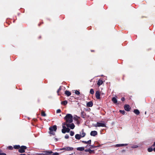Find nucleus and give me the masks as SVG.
<instances>
[{"label":"nucleus","instance_id":"nucleus-1","mask_svg":"<svg viewBox=\"0 0 155 155\" xmlns=\"http://www.w3.org/2000/svg\"><path fill=\"white\" fill-rule=\"evenodd\" d=\"M73 117L71 114H67L64 117V119L66 121V122L69 123H71L73 121Z\"/></svg>","mask_w":155,"mask_h":155},{"label":"nucleus","instance_id":"nucleus-2","mask_svg":"<svg viewBox=\"0 0 155 155\" xmlns=\"http://www.w3.org/2000/svg\"><path fill=\"white\" fill-rule=\"evenodd\" d=\"M57 126L55 125L50 127L49 128V130L50 131L49 132L50 134H52V135H54L55 133L54 132L56 131L57 130Z\"/></svg>","mask_w":155,"mask_h":155},{"label":"nucleus","instance_id":"nucleus-3","mask_svg":"<svg viewBox=\"0 0 155 155\" xmlns=\"http://www.w3.org/2000/svg\"><path fill=\"white\" fill-rule=\"evenodd\" d=\"M94 126L97 127H105L106 125L104 123L97 122L96 124L94 125Z\"/></svg>","mask_w":155,"mask_h":155},{"label":"nucleus","instance_id":"nucleus-4","mask_svg":"<svg viewBox=\"0 0 155 155\" xmlns=\"http://www.w3.org/2000/svg\"><path fill=\"white\" fill-rule=\"evenodd\" d=\"M73 148L72 147H63V148H61L60 150H65V151H71L73 150Z\"/></svg>","mask_w":155,"mask_h":155},{"label":"nucleus","instance_id":"nucleus-5","mask_svg":"<svg viewBox=\"0 0 155 155\" xmlns=\"http://www.w3.org/2000/svg\"><path fill=\"white\" fill-rule=\"evenodd\" d=\"M27 147L25 146H22L21 148L18 150L19 152L20 153H23L25 152V150L26 149Z\"/></svg>","mask_w":155,"mask_h":155},{"label":"nucleus","instance_id":"nucleus-6","mask_svg":"<svg viewBox=\"0 0 155 155\" xmlns=\"http://www.w3.org/2000/svg\"><path fill=\"white\" fill-rule=\"evenodd\" d=\"M67 127L70 128L71 129H73L75 127V125L73 123H68V124H67Z\"/></svg>","mask_w":155,"mask_h":155},{"label":"nucleus","instance_id":"nucleus-7","mask_svg":"<svg viewBox=\"0 0 155 155\" xmlns=\"http://www.w3.org/2000/svg\"><path fill=\"white\" fill-rule=\"evenodd\" d=\"M124 108L125 110L127 111H129L130 109V106L128 104L124 105Z\"/></svg>","mask_w":155,"mask_h":155},{"label":"nucleus","instance_id":"nucleus-8","mask_svg":"<svg viewBox=\"0 0 155 155\" xmlns=\"http://www.w3.org/2000/svg\"><path fill=\"white\" fill-rule=\"evenodd\" d=\"M80 135H81V137H84L86 135V134L84 132V130L82 129L81 131L80 132Z\"/></svg>","mask_w":155,"mask_h":155},{"label":"nucleus","instance_id":"nucleus-9","mask_svg":"<svg viewBox=\"0 0 155 155\" xmlns=\"http://www.w3.org/2000/svg\"><path fill=\"white\" fill-rule=\"evenodd\" d=\"M97 147L94 146V145H91L90 144H88L86 146L85 148H88L89 149H92L93 148L96 147Z\"/></svg>","mask_w":155,"mask_h":155},{"label":"nucleus","instance_id":"nucleus-10","mask_svg":"<svg viewBox=\"0 0 155 155\" xmlns=\"http://www.w3.org/2000/svg\"><path fill=\"white\" fill-rule=\"evenodd\" d=\"M100 92L98 91H97L95 93V96L97 99H100Z\"/></svg>","mask_w":155,"mask_h":155},{"label":"nucleus","instance_id":"nucleus-11","mask_svg":"<svg viewBox=\"0 0 155 155\" xmlns=\"http://www.w3.org/2000/svg\"><path fill=\"white\" fill-rule=\"evenodd\" d=\"M97 133L96 131H92L90 133V135L91 136H94L97 134Z\"/></svg>","mask_w":155,"mask_h":155},{"label":"nucleus","instance_id":"nucleus-12","mask_svg":"<svg viewBox=\"0 0 155 155\" xmlns=\"http://www.w3.org/2000/svg\"><path fill=\"white\" fill-rule=\"evenodd\" d=\"M128 145V144L125 143V144H117L115 145V147H122L125 146H127Z\"/></svg>","mask_w":155,"mask_h":155},{"label":"nucleus","instance_id":"nucleus-13","mask_svg":"<svg viewBox=\"0 0 155 155\" xmlns=\"http://www.w3.org/2000/svg\"><path fill=\"white\" fill-rule=\"evenodd\" d=\"M93 105V103L91 101H89L87 104V106L88 107H91Z\"/></svg>","mask_w":155,"mask_h":155},{"label":"nucleus","instance_id":"nucleus-14","mask_svg":"<svg viewBox=\"0 0 155 155\" xmlns=\"http://www.w3.org/2000/svg\"><path fill=\"white\" fill-rule=\"evenodd\" d=\"M75 137L76 139L78 140L81 139V135L78 134H76Z\"/></svg>","mask_w":155,"mask_h":155},{"label":"nucleus","instance_id":"nucleus-15","mask_svg":"<svg viewBox=\"0 0 155 155\" xmlns=\"http://www.w3.org/2000/svg\"><path fill=\"white\" fill-rule=\"evenodd\" d=\"M91 140H90L87 141H82V142L85 144H90L91 143Z\"/></svg>","mask_w":155,"mask_h":155},{"label":"nucleus","instance_id":"nucleus-16","mask_svg":"<svg viewBox=\"0 0 155 155\" xmlns=\"http://www.w3.org/2000/svg\"><path fill=\"white\" fill-rule=\"evenodd\" d=\"M84 151L86 152H89L90 153H92L93 152H94V150H91L90 148L88 149H85L84 150Z\"/></svg>","mask_w":155,"mask_h":155},{"label":"nucleus","instance_id":"nucleus-17","mask_svg":"<svg viewBox=\"0 0 155 155\" xmlns=\"http://www.w3.org/2000/svg\"><path fill=\"white\" fill-rule=\"evenodd\" d=\"M77 150L78 151H82L84 150V147H78L77 148Z\"/></svg>","mask_w":155,"mask_h":155},{"label":"nucleus","instance_id":"nucleus-18","mask_svg":"<svg viewBox=\"0 0 155 155\" xmlns=\"http://www.w3.org/2000/svg\"><path fill=\"white\" fill-rule=\"evenodd\" d=\"M65 94L68 96H69L71 95V93L69 91L66 90L65 91Z\"/></svg>","mask_w":155,"mask_h":155},{"label":"nucleus","instance_id":"nucleus-19","mask_svg":"<svg viewBox=\"0 0 155 155\" xmlns=\"http://www.w3.org/2000/svg\"><path fill=\"white\" fill-rule=\"evenodd\" d=\"M103 81H102L100 79H99V80L98 81L97 84L99 86H100V85H101L103 84Z\"/></svg>","mask_w":155,"mask_h":155},{"label":"nucleus","instance_id":"nucleus-20","mask_svg":"<svg viewBox=\"0 0 155 155\" xmlns=\"http://www.w3.org/2000/svg\"><path fill=\"white\" fill-rule=\"evenodd\" d=\"M112 101L114 104H116L117 102V100L116 98L115 97H113L112 99Z\"/></svg>","mask_w":155,"mask_h":155},{"label":"nucleus","instance_id":"nucleus-21","mask_svg":"<svg viewBox=\"0 0 155 155\" xmlns=\"http://www.w3.org/2000/svg\"><path fill=\"white\" fill-rule=\"evenodd\" d=\"M134 113L137 115H138L140 114L139 110L137 109H135L134 110Z\"/></svg>","mask_w":155,"mask_h":155},{"label":"nucleus","instance_id":"nucleus-22","mask_svg":"<svg viewBox=\"0 0 155 155\" xmlns=\"http://www.w3.org/2000/svg\"><path fill=\"white\" fill-rule=\"evenodd\" d=\"M63 129L62 130V132L63 134H65V131L64 130H66V127L64 126H62Z\"/></svg>","mask_w":155,"mask_h":155},{"label":"nucleus","instance_id":"nucleus-23","mask_svg":"<svg viewBox=\"0 0 155 155\" xmlns=\"http://www.w3.org/2000/svg\"><path fill=\"white\" fill-rule=\"evenodd\" d=\"M63 129L62 130V132L63 134H65V131L64 130H66V127L64 126H62Z\"/></svg>","mask_w":155,"mask_h":155},{"label":"nucleus","instance_id":"nucleus-24","mask_svg":"<svg viewBox=\"0 0 155 155\" xmlns=\"http://www.w3.org/2000/svg\"><path fill=\"white\" fill-rule=\"evenodd\" d=\"M20 147V146L19 145H15L14 146V148L15 149H18Z\"/></svg>","mask_w":155,"mask_h":155},{"label":"nucleus","instance_id":"nucleus-25","mask_svg":"<svg viewBox=\"0 0 155 155\" xmlns=\"http://www.w3.org/2000/svg\"><path fill=\"white\" fill-rule=\"evenodd\" d=\"M67 101H65L61 102V104L64 105H66L67 104Z\"/></svg>","mask_w":155,"mask_h":155},{"label":"nucleus","instance_id":"nucleus-26","mask_svg":"<svg viewBox=\"0 0 155 155\" xmlns=\"http://www.w3.org/2000/svg\"><path fill=\"white\" fill-rule=\"evenodd\" d=\"M138 146L137 145H133L131 146L132 148H136L138 147Z\"/></svg>","mask_w":155,"mask_h":155},{"label":"nucleus","instance_id":"nucleus-27","mask_svg":"<svg viewBox=\"0 0 155 155\" xmlns=\"http://www.w3.org/2000/svg\"><path fill=\"white\" fill-rule=\"evenodd\" d=\"M90 93L92 94H94V90L93 89H90Z\"/></svg>","mask_w":155,"mask_h":155},{"label":"nucleus","instance_id":"nucleus-28","mask_svg":"<svg viewBox=\"0 0 155 155\" xmlns=\"http://www.w3.org/2000/svg\"><path fill=\"white\" fill-rule=\"evenodd\" d=\"M75 91V93L77 95H79L80 94V93L79 91H78L77 90H75L74 91Z\"/></svg>","mask_w":155,"mask_h":155},{"label":"nucleus","instance_id":"nucleus-29","mask_svg":"<svg viewBox=\"0 0 155 155\" xmlns=\"http://www.w3.org/2000/svg\"><path fill=\"white\" fill-rule=\"evenodd\" d=\"M41 115L42 116L45 117L46 116V114L45 112L43 111H42L41 113Z\"/></svg>","mask_w":155,"mask_h":155},{"label":"nucleus","instance_id":"nucleus-30","mask_svg":"<svg viewBox=\"0 0 155 155\" xmlns=\"http://www.w3.org/2000/svg\"><path fill=\"white\" fill-rule=\"evenodd\" d=\"M70 130V129L68 127L66 128V130H64L65 131V133L66 132L68 133L69 132Z\"/></svg>","mask_w":155,"mask_h":155},{"label":"nucleus","instance_id":"nucleus-31","mask_svg":"<svg viewBox=\"0 0 155 155\" xmlns=\"http://www.w3.org/2000/svg\"><path fill=\"white\" fill-rule=\"evenodd\" d=\"M153 149L152 148H149L148 149V151L149 152H151L153 150Z\"/></svg>","mask_w":155,"mask_h":155},{"label":"nucleus","instance_id":"nucleus-32","mask_svg":"<svg viewBox=\"0 0 155 155\" xmlns=\"http://www.w3.org/2000/svg\"><path fill=\"white\" fill-rule=\"evenodd\" d=\"M46 153H47L49 155H50L51 154H52L53 153V152L52 151H45Z\"/></svg>","mask_w":155,"mask_h":155},{"label":"nucleus","instance_id":"nucleus-33","mask_svg":"<svg viewBox=\"0 0 155 155\" xmlns=\"http://www.w3.org/2000/svg\"><path fill=\"white\" fill-rule=\"evenodd\" d=\"M74 134V132L72 131H71L70 132V135L71 136H73Z\"/></svg>","mask_w":155,"mask_h":155},{"label":"nucleus","instance_id":"nucleus-34","mask_svg":"<svg viewBox=\"0 0 155 155\" xmlns=\"http://www.w3.org/2000/svg\"><path fill=\"white\" fill-rule=\"evenodd\" d=\"M120 112L123 114H124L125 113V111L124 110H120Z\"/></svg>","mask_w":155,"mask_h":155},{"label":"nucleus","instance_id":"nucleus-35","mask_svg":"<svg viewBox=\"0 0 155 155\" xmlns=\"http://www.w3.org/2000/svg\"><path fill=\"white\" fill-rule=\"evenodd\" d=\"M68 124V122H66V121L63 124V126L66 125L67 127V124Z\"/></svg>","mask_w":155,"mask_h":155},{"label":"nucleus","instance_id":"nucleus-36","mask_svg":"<svg viewBox=\"0 0 155 155\" xmlns=\"http://www.w3.org/2000/svg\"><path fill=\"white\" fill-rule=\"evenodd\" d=\"M8 149L10 150H12L13 149V147L11 146H9L8 147Z\"/></svg>","mask_w":155,"mask_h":155},{"label":"nucleus","instance_id":"nucleus-37","mask_svg":"<svg viewBox=\"0 0 155 155\" xmlns=\"http://www.w3.org/2000/svg\"><path fill=\"white\" fill-rule=\"evenodd\" d=\"M61 112V110H60V109H58V110H57L56 113H60Z\"/></svg>","mask_w":155,"mask_h":155},{"label":"nucleus","instance_id":"nucleus-38","mask_svg":"<svg viewBox=\"0 0 155 155\" xmlns=\"http://www.w3.org/2000/svg\"><path fill=\"white\" fill-rule=\"evenodd\" d=\"M65 138L66 139H67L69 138V135L68 134H66L65 136Z\"/></svg>","mask_w":155,"mask_h":155},{"label":"nucleus","instance_id":"nucleus-39","mask_svg":"<svg viewBox=\"0 0 155 155\" xmlns=\"http://www.w3.org/2000/svg\"><path fill=\"white\" fill-rule=\"evenodd\" d=\"M41 152L42 153H44V155H49L47 153H46V151H41Z\"/></svg>","mask_w":155,"mask_h":155},{"label":"nucleus","instance_id":"nucleus-40","mask_svg":"<svg viewBox=\"0 0 155 155\" xmlns=\"http://www.w3.org/2000/svg\"><path fill=\"white\" fill-rule=\"evenodd\" d=\"M59 153L57 152L54 153L53 154V155H59Z\"/></svg>","mask_w":155,"mask_h":155},{"label":"nucleus","instance_id":"nucleus-41","mask_svg":"<svg viewBox=\"0 0 155 155\" xmlns=\"http://www.w3.org/2000/svg\"><path fill=\"white\" fill-rule=\"evenodd\" d=\"M37 154L38 155H44V153H37Z\"/></svg>","mask_w":155,"mask_h":155},{"label":"nucleus","instance_id":"nucleus-42","mask_svg":"<svg viewBox=\"0 0 155 155\" xmlns=\"http://www.w3.org/2000/svg\"><path fill=\"white\" fill-rule=\"evenodd\" d=\"M0 155H6V154L5 153H0Z\"/></svg>","mask_w":155,"mask_h":155},{"label":"nucleus","instance_id":"nucleus-43","mask_svg":"<svg viewBox=\"0 0 155 155\" xmlns=\"http://www.w3.org/2000/svg\"><path fill=\"white\" fill-rule=\"evenodd\" d=\"M125 100V98L124 97H122L121 98V100L122 101H124Z\"/></svg>","mask_w":155,"mask_h":155},{"label":"nucleus","instance_id":"nucleus-44","mask_svg":"<svg viewBox=\"0 0 155 155\" xmlns=\"http://www.w3.org/2000/svg\"><path fill=\"white\" fill-rule=\"evenodd\" d=\"M61 90V88L60 87L58 89V91H57V93H58Z\"/></svg>","mask_w":155,"mask_h":155},{"label":"nucleus","instance_id":"nucleus-45","mask_svg":"<svg viewBox=\"0 0 155 155\" xmlns=\"http://www.w3.org/2000/svg\"><path fill=\"white\" fill-rule=\"evenodd\" d=\"M153 146H155V142L154 143L153 145Z\"/></svg>","mask_w":155,"mask_h":155},{"label":"nucleus","instance_id":"nucleus-46","mask_svg":"<svg viewBox=\"0 0 155 155\" xmlns=\"http://www.w3.org/2000/svg\"><path fill=\"white\" fill-rule=\"evenodd\" d=\"M19 155H26L25 154H19Z\"/></svg>","mask_w":155,"mask_h":155},{"label":"nucleus","instance_id":"nucleus-47","mask_svg":"<svg viewBox=\"0 0 155 155\" xmlns=\"http://www.w3.org/2000/svg\"><path fill=\"white\" fill-rule=\"evenodd\" d=\"M153 150L154 152H155V147L153 148Z\"/></svg>","mask_w":155,"mask_h":155},{"label":"nucleus","instance_id":"nucleus-48","mask_svg":"<svg viewBox=\"0 0 155 155\" xmlns=\"http://www.w3.org/2000/svg\"><path fill=\"white\" fill-rule=\"evenodd\" d=\"M54 139L56 140V141L58 140L56 138H55Z\"/></svg>","mask_w":155,"mask_h":155},{"label":"nucleus","instance_id":"nucleus-49","mask_svg":"<svg viewBox=\"0 0 155 155\" xmlns=\"http://www.w3.org/2000/svg\"><path fill=\"white\" fill-rule=\"evenodd\" d=\"M145 114H146V112H145Z\"/></svg>","mask_w":155,"mask_h":155}]
</instances>
